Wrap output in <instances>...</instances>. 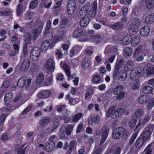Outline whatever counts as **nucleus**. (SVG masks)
<instances>
[{"mask_svg": "<svg viewBox=\"0 0 154 154\" xmlns=\"http://www.w3.org/2000/svg\"><path fill=\"white\" fill-rule=\"evenodd\" d=\"M133 80V83L132 85V89L135 90H137L138 88L140 85L139 81L138 79Z\"/></svg>", "mask_w": 154, "mask_h": 154, "instance_id": "obj_43", "label": "nucleus"}, {"mask_svg": "<svg viewBox=\"0 0 154 154\" xmlns=\"http://www.w3.org/2000/svg\"><path fill=\"white\" fill-rule=\"evenodd\" d=\"M131 44L132 46L135 47L140 42V39L138 36H134L133 38L131 41Z\"/></svg>", "mask_w": 154, "mask_h": 154, "instance_id": "obj_36", "label": "nucleus"}, {"mask_svg": "<svg viewBox=\"0 0 154 154\" xmlns=\"http://www.w3.org/2000/svg\"><path fill=\"white\" fill-rule=\"evenodd\" d=\"M90 19L88 16H85L81 19L80 21V25L82 27H85L89 22Z\"/></svg>", "mask_w": 154, "mask_h": 154, "instance_id": "obj_17", "label": "nucleus"}, {"mask_svg": "<svg viewBox=\"0 0 154 154\" xmlns=\"http://www.w3.org/2000/svg\"><path fill=\"white\" fill-rule=\"evenodd\" d=\"M137 132L134 133L131 137L128 142V145L129 146L131 145L134 141L137 135Z\"/></svg>", "mask_w": 154, "mask_h": 154, "instance_id": "obj_42", "label": "nucleus"}, {"mask_svg": "<svg viewBox=\"0 0 154 154\" xmlns=\"http://www.w3.org/2000/svg\"><path fill=\"white\" fill-rule=\"evenodd\" d=\"M119 69L118 66H115V70L113 74V76L114 79L118 75L119 72Z\"/></svg>", "mask_w": 154, "mask_h": 154, "instance_id": "obj_55", "label": "nucleus"}, {"mask_svg": "<svg viewBox=\"0 0 154 154\" xmlns=\"http://www.w3.org/2000/svg\"><path fill=\"white\" fill-rule=\"evenodd\" d=\"M145 141L141 138H138L135 143L136 147L137 149H140L142 147Z\"/></svg>", "mask_w": 154, "mask_h": 154, "instance_id": "obj_25", "label": "nucleus"}, {"mask_svg": "<svg viewBox=\"0 0 154 154\" xmlns=\"http://www.w3.org/2000/svg\"><path fill=\"white\" fill-rule=\"evenodd\" d=\"M90 3H88L85 5L82 8V9L88 13V11L90 10Z\"/></svg>", "mask_w": 154, "mask_h": 154, "instance_id": "obj_54", "label": "nucleus"}, {"mask_svg": "<svg viewBox=\"0 0 154 154\" xmlns=\"http://www.w3.org/2000/svg\"><path fill=\"white\" fill-rule=\"evenodd\" d=\"M89 65L88 60L87 58H85L82 61V65L84 69H87L88 68Z\"/></svg>", "mask_w": 154, "mask_h": 154, "instance_id": "obj_44", "label": "nucleus"}, {"mask_svg": "<svg viewBox=\"0 0 154 154\" xmlns=\"http://www.w3.org/2000/svg\"><path fill=\"white\" fill-rule=\"evenodd\" d=\"M149 100L148 95H143L140 97L138 99V101L141 104H144L148 103Z\"/></svg>", "mask_w": 154, "mask_h": 154, "instance_id": "obj_16", "label": "nucleus"}, {"mask_svg": "<svg viewBox=\"0 0 154 154\" xmlns=\"http://www.w3.org/2000/svg\"><path fill=\"white\" fill-rule=\"evenodd\" d=\"M124 86L123 85H117L114 89L113 91V93L114 95H117L121 92L123 91Z\"/></svg>", "mask_w": 154, "mask_h": 154, "instance_id": "obj_32", "label": "nucleus"}, {"mask_svg": "<svg viewBox=\"0 0 154 154\" xmlns=\"http://www.w3.org/2000/svg\"><path fill=\"white\" fill-rule=\"evenodd\" d=\"M53 126H54V129H55L58 126L59 123V120L58 118L55 117L53 119Z\"/></svg>", "mask_w": 154, "mask_h": 154, "instance_id": "obj_49", "label": "nucleus"}, {"mask_svg": "<svg viewBox=\"0 0 154 154\" xmlns=\"http://www.w3.org/2000/svg\"><path fill=\"white\" fill-rule=\"evenodd\" d=\"M40 49L38 47L34 48L31 52L30 57L32 60H37L40 56Z\"/></svg>", "mask_w": 154, "mask_h": 154, "instance_id": "obj_4", "label": "nucleus"}, {"mask_svg": "<svg viewBox=\"0 0 154 154\" xmlns=\"http://www.w3.org/2000/svg\"><path fill=\"white\" fill-rule=\"evenodd\" d=\"M152 88L149 86L146 85L143 88V92L146 94H149L152 93Z\"/></svg>", "mask_w": 154, "mask_h": 154, "instance_id": "obj_38", "label": "nucleus"}, {"mask_svg": "<svg viewBox=\"0 0 154 154\" xmlns=\"http://www.w3.org/2000/svg\"><path fill=\"white\" fill-rule=\"evenodd\" d=\"M55 146L54 142L48 141L45 146V149L48 152L51 151L53 150Z\"/></svg>", "mask_w": 154, "mask_h": 154, "instance_id": "obj_20", "label": "nucleus"}, {"mask_svg": "<svg viewBox=\"0 0 154 154\" xmlns=\"http://www.w3.org/2000/svg\"><path fill=\"white\" fill-rule=\"evenodd\" d=\"M87 13L82 10V9L79 12L78 17L79 18L81 19L82 17V16H84V17H85V16H88L86 15Z\"/></svg>", "mask_w": 154, "mask_h": 154, "instance_id": "obj_58", "label": "nucleus"}, {"mask_svg": "<svg viewBox=\"0 0 154 154\" xmlns=\"http://www.w3.org/2000/svg\"><path fill=\"white\" fill-rule=\"evenodd\" d=\"M69 20L66 18H63L60 24V27L61 29H65L68 25Z\"/></svg>", "mask_w": 154, "mask_h": 154, "instance_id": "obj_31", "label": "nucleus"}, {"mask_svg": "<svg viewBox=\"0 0 154 154\" xmlns=\"http://www.w3.org/2000/svg\"><path fill=\"white\" fill-rule=\"evenodd\" d=\"M38 5V1L36 0L32 1L31 2L29 8L31 9H33L36 8Z\"/></svg>", "mask_w": 154, "mask_h": 154, "instance_id": "obj_50", "label": "nucleus"}, {"mask_svg": "<svg viewBox=\"0 0 154 154\" xmlns=\"http://www.w3.org/2000/svg\"><path fill=\"white\" fill-rule=\"evenodd\" d=\"M26 80L27 79L25 76L21 77L18 82L17 86L20 88H21L25 85V88H28L31 84L32 79L30 78H29L27 79V82L26 83Z\"/></svg>", "mask_w": 154, "mask_h": 154, "instance_id": "obj_2", "label": "nucleus"}, {"mask_svg": "<svg viewBox=\"0 0 154 154\" xmlns=\"http://www.w3.org/2000/svg\"><path fill=\"white\" fill-rule=\"evenodd\" d=\"M150 31V28L148 26H145L142 27L140 31L141 36L143 37L147 36Z\"/></svg>", "mask_w": 154, "mask_h": 154, "instance_id": "obj_14", "label": "nucleus"}, {"mask_svg": "<svg viewBox=\"0 0 154 154\" xmlns=\"http://www.w3.org/2000/svg\"><path fill=\"white\" fill-rule=\"evenodd\" d=\"M145 5L148 10H151L154 8V0H146Z\"/></svg>", "mask_w": 154, "mask_h": 154, "instance_id": "obj_28", "label": "nucleus"}, {"mask_svg": "<svg viewBox=\"0 0 154 154\" xmlns=\"http://www.w3.org/2000/svg\"><path fill=\"white\" fill-rule=\"evenodd\" d=\"M83 114L82 113H79L75 115L73 117L72 121L74 122H77L82 118Z\"/></svg>", "mask_w": 154, "mask_h": 154, "instance_id": "obj_40", "label": "nucleus"}, {"mask_svg": "<svg viewBox=\"0 0 154 154\" xmlns=\"http://www.w3.org/2000/svg\"><path fill=\"white\" fill-rule=\"evenodd\" d=\"M51 21L50 20H48L46 24V26L45 31L43 32L44 35L49 34L51 36H52L53 34L52 32L50 31L51 26Z\"/></svg>", "mask_w": 154, "mask_h": 154, "instance_id": "obj_22", "label": "nucleus"}, {"mask_svg": "<svg viewBox=\"0 0 154 154\" xmlns=\"http://www.w3.org/2000/svg\"><path fill=\"white\" fill-rule=\"evenodd\" d=\"M30 66V61L28 59H25L22 62L20 66V69L22 71L26 70Z\"/></svg>", "mask_w": 154, "mask_h": 154, "instance_id": "obj_12", "label": "nucleus"}, {"mask_svg": "<svg viewBox=\"0 0 154 154\" xmlns=\"http://www.w3.org/2000/svg\"><path fill=\"white\" fill-rule=\"evenodd\" d=\"M12 98L11 93H8L6 94L4 97V101L5 103L8 104L10 102Z\"/></svg>", "mask_w": 154, "mask_h": 154, "instance_id": "obj_41", "label": "nucleus"}, {"mask_svg": "<svg viewBox=\"0 0 154 154\" xmlns=\"http://www.w3.org/2000/svg\"><path fill=\"white\" fill-rule=\"evenodd\" d=\"M137 121L136 119H132V120L130 121L129 122V126L132 128H133L136 124Z\"/></svg>", "mask_w": 154, "mask_h": 154, "instance_id": "obj_57", "label": "nucleus"}, {"mask_svg": "<svg viewBox=\"0 0 154 154\" xmlns=\"http://www.w3.org/2000/svg\"><path fill=\"white\" fill-rule=\"evenodd\" d=\"M118 93V94L116 95H117L116 97L117 100H122L125 97V93L123 91L121 92V93Z\"/></svg>", "mask_w": 154, "mask_h": 154, "instance_id": "obj_53", "label": "nucleus"}, {"mask_svg": "<svg viewBox=\"0 0 154 154\" xmlns=\"http://www.w3.org/2000/svg\"><path fill=\"white\" fill-rule=\"evenodd\" d=\"M134 65L133 62L131 60H128L125 63L124 66V70L126 72L131 70Z\"/></svg>", "mask_w": 154, "mask_h": 154, "instance_id": "obj_24", "label": "nucleus"}, {"mask_svg": "<svg viewBox=\"0 0 154 154\" xmlns=\"http://www.w3.org/2000/svg\"><path fill=\"white\" fill-rule=\"evenodd\" d=\"M124 26V24L121 22H117L111 25L110 27L114 29L119 30L121 29Z\"/></svg>", "mask_w": 154, "mask_h": 154, "instance_id": "obj_26", "label": "nucleus"}, {"mask_svg": "<svg viewBox=\"0 0 154 154\" xmlns=\"http://www.w3.org/2000/svg\"><path fill=\"white\" fill-rule=\"evenodd\" d=\"M141 72V70L139 68H134L131 72L130 79L132 80L138 79Z\"/></svg>", "mask_w": 154, "mask_h": 154, "instance_id": "obj_6", "label": "nucleus"}, {"mask_svg": "<svg viewBox=\"0 0 154 154\" xmlns=\"http://www.w3.org/2000/svg\"><path fill=\"white\" fill-rule=\"evenodd\" d=\"M76 141L74 140L70 142L68 150V152L70 153L75 147L76 144Z\"/></svg>", "mask_w": 154, "mask_h": 154, "instance_id": "obj_45", "label": "nucleus"}, {"mask_svg": "<svg viewBox=\"0 0 154 154\" xmlns=\"http://www.w3.org/2000/svg\"><path fill=\"white\" fill-rule=\"evenodd\" d=\"M83 30L82 29H78L73 33V36L75 38H78L81 36L83 34Z\"/></svg>", "mask_w": 154, "mask_h": 154, "instance_id": "obj_34", "label": "nucleus"}, {"mask_svg": "<svg viewBox=\"0 0 154 154\" xmlns=\"http://www.w3.org/2000/svg\"><path fill=\"white\" fill-rule=\"evenodd\" d=\"M75 0H69L68 2L67 6L69 8L72 7H75Z\"/></svg>", "mask_w": 154, "mask_h": 154, "instance_id": "obj_59", "label": "nucleus"}, {"mask_svg": "<svg viewBox=\"0 0 154 154\" xmlns=\"http://www.w3.org/2000/svg\"><path fill=\"white\" fill-rule=\"evenodd\" d=\"M125 132L124 128L122 127L117 128L114 130L112 137L115 139H120L124 136Z\"/></svg>", "mask_w": 154, "mask_h": 154, "instance_id": "obj_3", "label": "nucleus"}, {"mask_svg": "<svg viewBox=\"0 0 154 154\" xmlns=\"http://www.w3.org/2000/svg\"><path fill=\"white\" fill-rule=\"evenodd\" d=\"M50 44L49 40L44 41L42 44V51L43 53H45L49 48Z\"/></svg>", "mask_w": 154, "mask_h": 154, "instance_id": "obj_21", "label": "nucleus"}, {"mask_svg": "<svg viewBox=\"0 0 154 154\" xmlns=\"http://www.w3.org/2000/svg\"><path fill=\"white\" fill-rule=\"evenodd\" d=\"M51 94V92L48 90H44L38 93L37 96L39 98H47Z\"/></svg>", "mask_w": 154, "mask_h": 154, "instance_id": "obj_13", "label": "nucleus"}, {"mask_svg": "<svg viewBox=\"0 0 154 154\" xmlns=\"http://www.w3.org/2000/svg\"><path fill=\"white\" fill-rule=\"evenodd\" d=\"M44 79L43 75L41 73L38 75L36 79V83L37 84H40L42 82Z\"/></svg>", "mask_w": 154, "mask_h": 154, "instance_id": "obj_47", "label": "nucleus"}, {"mask_svg": "<svg viewBox=\"0 0 154 154\" xmlns=\"http://www.w3.org/2000/svg\"><path fill=\"white\" fill-rule=\"evenodd\" d=\"M67 10L68 14L71 15L74 13L75 8V7H72L69 8L68 6H67Z\"/></svg>", "mask_w": 154, "mask_h": 154, "instance_id": "obj_60", "label": "nucleus"}, {"mask_svg": "<svg viewBox=\"0 0 154 154\" xmlns=\"http://www.w3.org/2000/svg\"><path fill=\"white\" fill-rule=\"evenodd\" d=\"M152 133L149 130H146L142 134L141 138L144 140H146L149 139Z\"/></svg>", "mask_w": 154, "mask_h": 154, "instance_id": "obj_19", "label": "nucleus"}, {"mask_svg": "<svg viewBox=\"0 0 154 154\" xmlns=\"http://www.w3.org/2000/svg\"><path fill=\"white\" fill-rule=\"evenodd\" d=\"M131 36L129 35H128L125 36L122 39V42L123 44L125 45L129 44L131 42Z\"/></svg>", "mask_w": 154, "mask_h": 154, "instance_id": "obj_35", "label": "nucleus"}, {"mask_svg": "<svg viewBox=\"0 0 154 154\" xmlns=\"http://www.w3.org/2000/svg\"><path fill=\"white\" fill-rule=\"evenodd\" d=\"M91 37L92 38L94 39V41L96 43H98L99 42L101 39L100 36L98 35H93Z\"/></svg>", "mask_w": 154, "mask_h": 154, "instance_id": "obj_51", "label": "nucleus"}, {"mask_svg": "<svg viewBox=\"0 0 154 154\" xmlns=\"http://www.w3.org/2000/svg\"><path fill=\"white\" fill-rule=\"evenodd\" d=\"M144 114V112L141 109H138L135 113V115L132 116V119H137V118L141 117Z\"/></svg>", "mask_w": 154, "mask_h": 154, "instance_id": "obj_23", "label": "nucleus"}, {"mask_svg": "<svg viewBox=\"0 0 154 154\" xmlns=\"http://www.w3.org/2000/svg\"><path fill=\"white\" fill-rule=\"evenodd\" d=\"M55 63L54 60L51 58H49L47 61L44 67L48 72H52L55 68Z\"/></svg>", "mask_w": 154, "mask_h": 154, "instance_id": "obj_5", "label": "nucleus"}, {"mask_svg": "<svg viewBox=\"0 0 154 154\" xmlns=\"http://www.w3.org/2000/svg\"><path fill=\"white\" fill-rule=\"evenodd\" d=\"M133 57L137 62L142 61L144 59L143 53L139 52L137 51H134L133 54Z\"/></svg>", "mask_w": 154, "mask_h": 154, "instance_id": "obj_10", "label": "nucleus"}, {"mask_svg": "<svg viewBox=\"0 0 154 154\" xmlns=\"http://www.w3.org/2000/svg\"><path fill=\"white\" fill-rule=\"evenodd\" d=\"M141 23V21L137 18H135L132 22L131 25V29L133 32H136L138 30L139 27Z\"/></svg>", "mask_w": 154, "mask_h": 154, "instance_id": "obj_8", "label": "nucleus"}, {"mask_svg": "<svg viewBox=\"0 0 154 154\" xmlns=\"http://www.w3.org/2000/svg\"><path fill=\"white\" fill-rule=\"evenodd\" d=\"M74 126L73 125L70 124L66 126V133L67 135H70L71 134Z\"/></svg>", "mask_w": 154, "mask_h": 154, "instance_id": "obj_37", "label": "nucleus"}, {"mask_svg": "<svg viewBox=\"0 0 154 154\" xmlns=\"http://www.w3.org/2000/svg\"><path fill=\"white\" fill-rule=\"evenodd\" d=\"M117 50L118 49L116 46L108 45L106 47L104 54L106 55H108L110 53H115L117 51Z\"/></svg>", "mask_w": 154, "mask_h": 154, "instance_id": "obj_11", "label": "nucleus"}, {"mask_svg": "<svg viewBox=\"0 0 154 154\" xmlns=\"http://www.w3.org/2000/svg\"><path fill=\"white\" fill-rule=\"evenodd\" d=\"M22 9V5L21 4H19L17 9V16H19L21 13Z\"/></svg>", "mask_w": 154, "mask_h": 154, "instance_id": "obj_56", "label": "nucleus"}, {"mask_svg": "<svg viewBox=\"0 0 154 154\" xmlns=\"http://www.w3.org/2000/svg\"><path fill=\"white\" fill-rule=\"evenodd\" d=\"M132 53V50L131 48L126 47L124 50L123 55L125 57H128L130 56Z\"/></svg>", "mask_w": 154, "mask_h": 154, "instance_id": "obj_27", "label": "nucleus"}, {"mask_svg": "<svg viewBox=\"0 0 154 154\" xmlns=\"http://www.w3.org/2000/svg\"><path fill=\"white\" fill-rule=\"evenodd\" d=\"M96 11H94L90 9V10L88 11V13L90 17H93L95 15Z\"/></svg>", "mask_w": 154, "mask_h": 154, "instance_id": "obj_63", "label": "nucleus"}, {"mask_svg": "<svg viewBox=\"0 0 154 154\" xmlns=\"http://www.w3.org/2000/svg\"><path fill=\"white\" fill-rule=\"evenodd\" d=\"M115 56L116 54H113L106 61V63H107L108 62H109L111 63H113L115 57Z\"/></svg>", "mask_w": 154, "mask_h": 154, "instance_id": "obj_61", "label": "nucleus"}, {"mask_svg": "<svg viewBox=\"0 0 154 154\" xmlns=\"http://www.w3.org/2000/svg\"><path fill=\"white\" fill-rule=\"evenodd\" d=\"M24 145L17 146H15V150L17 152V154H25V148L23 149Z\"/></svg>", "mask_w": 154, "mask_h": 154, "instance_id": "obj_33", "label": "nucleus"}, {"mask_svg": "<svg viewBox=\"0 0 154 154\" xmlns=\"http://www.w3.org/2000/svg\"><path fill=\"white\" fill-rule=\"evenodd\" d=\"M63 68L67 76L70 77L71 72L69 70L70 68L67 64H64L63 65Z\"/></svg>", "mask_w": 154, "mask_h": 154, "instance_id": "obj_48", "label": "nucleus"}, {"mask_svg": "<svg viewBox=\"0 0 154 154\" xmlns=\"http://www.w3.org/2000/svg\"><path fill=\"white\" fill-rule=\"evenodd\" d=\"M7 106L6 107H3L0 110L2 112H8L11 111H13L16 108L14 107H13L10 104H7Z\"/></svg>", "mask_w": 154, "mask_h": 154, "instance_id": "obj_29", "label": "nucleus"}, {"mask_svg": "<svg viewBox=\"0 0 154 154\" xmlns=\"http://www.w3.org/2000/svg\"><path fill=\"white\" fill-rule=\"evenodd\" d=\"M65 35V32L64 30L61 29L59 30L57 37V39L59 40H61Z\"/></svg>", "mask_w": 154, "mask_h": 154, "instance_id": "obj_46", "label": "nucleus"}, {"mask_svg": "<svg viewBox=\"0 0 154 154\" xmlns=\"http://www.w3.org/2000/svg\"><path fill=\"white\" fill-rule=\"evenodd\" d=\"M32 106H30L26 107L22 112V114L24 115L29 112L32 108Z\"/></svg>", "mask_w": 154, "mask_h": 154, "instance_id": "obj_64", "label": "nucleus"}, {"mask_svg": "<svg viewBox=\"0 0 154 154\" xmlns=\"http://www.w3.org/2000/svg\"><path fill=\"white\" fill-rule=\"evenodd\" d=\"M144 70L146 71L148 75L154 74V66H152L149 64H147L145 66Z\"/></svg>", "mask_w": 154, "mask_h": 154, "instance_id": "obj_15", "label": "nucleus"}, {"mask_svg": "<svg viewBox=\"0 0 154 154\" xmlns=\"http://www.w3.org/2000/svg\"><path fill=\"white\" fill-rule=\"evenodd\" d=\"M120 75H119V79L121 81H124L127 78V73L125 70H122L120 73Z\"/></svg>", "mask_w": 154, "mask_h": 154, "instance_id": "obj_30", "label": "nucleus"}, {"mask_svg": "<svg viewBox=\"0 0 154 154\" xmlns=\"http://www.w3.org/2000/svg\"><path fill=\"white\" fill-rule=\"evenodd\" d=\"M43 26V24H41L39 26V29H35L31 31V33L28 32L25 34V41L26 44H29L31 39L35 40L37 38L38 35L41 32Z\"/></svg>", "mask_w": 154, "mask_h": 154, "instance_id": "obj_1", "label": "nucleus"}, {"mask_svg": "<svg viewBox=\"0 0 154 154\" xmlns=\"http://www.w3.org/2000/svg\"><path fill=\"white\" fill-rule=\"evenodd\" d=\"M101 78L98 75H95L93 78V81L95 83H99L100 82Z\"/></svg>", "mask_w": 154, "mask_h": 154, "instance_id": "obj_52", "label": "nucleus"}, {"mask_svg": "<svg viewBox=\"0 0 154 154\" xmlns=\"http://www.w3.org/2000/svg\"><path fill=\"white\" fill-rule=\"evenodd\" d=\"M109 130L106 126L103 127L101 129V133L102 134L100 144L102 145L105 141L107 137Z\"/></svg>", "mask_w": 154, "mask_h": 154, "instance_id": "obj_9", "label": "nucleus"}, {"mask_svg": "<svg viewBox=\"0 0 154 154\" xmlns=\"http://www.w3.org/2000/svg\"><path fill=\"white\" fill-rule=\"evenodd\" d=\"M116 108V107L115 106H112L109 108L106 113V116L109 118L111 116L112 113L115 111Z\"/></svg>", "mask_w": 154, "mask_h": 154, "instance_id": "obj_39", "label": "nucleus"}, {"mask_svg": "<svg viewBox=\"0 0 154 154\" xmlns=\"http://www.w3.org/2000/svg\"><path fill=\"white\" fill-rule=\"evenodd\" d=\"M51 122V119L48 116H44L39 121L38 124L42 127H45L48 125Z\"/></svg>", "mask_w": 154, "mask_h": 154, "instance_id": "obj_7", "label": "nucleus"}, {"mask_svg": "<svg viewBox=\"0 0 154 154\" xmlns=\"http://www.w3.org/2000/svg\"><path fill=\"white\" fill-rule=\"evenodd\" d=\"M125 62V61L124 59H121L116 63V66H118V68H119L124 64Z\"/></svg>", "mask_w": 154, "mask_h": 154, "instance_id": "obj_62", "label": "nucleus"}, {"mask_svg": "<svg viewBox=\"0 0 154 154\" xmlns=\"http://www.w3.org/2000/svg\"><path fill=\"white\" fill-rule=\"evenodd\" d=\"M145 21L146 23L151 24L154 22V14H149L146 17Z\"/></svg>", "mask_w": 154, "mask_h": 154, "instance_id": "obj_18", "label": "nucleus"}]
</instances>
